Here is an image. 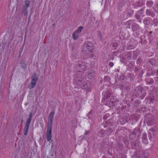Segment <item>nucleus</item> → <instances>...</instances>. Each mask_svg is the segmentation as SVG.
Instances as JSON below:
<instances>
[{
  "instance_id": "nucleus-14",
  "label": "nucleus",
  "mask_w": 158,
  "mask_h": 158,
  "mask_svg": "<svg viewBox=\"0 0 158 158\" xmlns=\"http://www.w3.org/2000/svg\"><path fill=\"white\" fill-rule=\"evenodd\" d=\"M21 64L22 67H23V68H25L26 67V64Z\"/></svg>"
},
{
  "instance_id": "nucleus-1",
  "label": "nucleus",
  "mask_w": 158,
  "mask_h": 158,
  "mask_svg": "<svg viewBox=\"0 0 158 158\" xmlns=\"http://www.w3.org/2000/svg\"><path fill=\"white\" fill-rule=\"evenodd\" d=\"M54 114V112L52 111L50 113L49 115L48 129L47 131V138H51L52 137V128Z\"/></svg>"
},
{
  "instance_id": "nucleus-21",
  "label": "nucleus",
  "mask_w": 158,
  "mask_h": 158,
  "mask_svg": "<svg viewBox=\"0 0 158 158\" xmlns=\"http://www.w3.org/2000/svg\"><path fill=\"white\" fill-rule=\"evenodd\" d=\"M132 158H135V156H133Z\"/></svg>"
},
{
  "instance_id": "nucleus-18",
  "label": "nucleus",
  "mask_w": 158,
  "mask_h": 158,
  "mask_svg": "<svg viewBox=\"0 0 158 158\" xmlns=\"http://www.w3.org/2000/svg\"><path fill=\"white\" fill-rule=\"evenodd\" d=\"M88 131H86V132H85V134H87V133H88Z\"/></svg>"
},
{
  "instance_id": "nucleus-9",
  "label": "nucleus",
  "mask_w": 158,
  "mask_h": 158,
  "mask_svg": "<svg viewBox=\"0 0 158 158\" xmlns=\"http://www.w3.org/2000/svg\"><path fill=\"white\" fill-rule=\"evenodd\" d=\"M80 34L76 31H74L73 34V38L74 40H76L78 38L79 35Z\"/></svg>"
},
{
  "instance_id": "nucleus-11",
  "label": "nucleus",
  "mask_w": 158,
  "mask_h": 158,
  "mask_svg": "<svg viewBox=\"0 0 158 158\" xmlns=\"http://www.w3.org/2000/svg\"><path fill=\"white\" fill-rule=\"evenodd\" d=\"M95 76V73L94 72L92 71V72H90L89 74H88V77L89 78H93Z\"/></svg>"
},
{
  "instance_id": "nucleus-13",
  "label": "nucleus",
  "mask_w": 158,
  "mask_h": 158,
  "mask_svg": "<svg viewBox=\"0 0 158 158\" xmlns=\"http://www.w3.org/2000/svg\"><path fill=\"white\" fill-rule=\"evenodd\" d=\"M146 13L148 15H151L152 14V12L148 10H147Z\"/></svg>"
},
{
  "instance_id": "nucleus-22",
  "label": "nucleus",
  "mask_w": 158,
  "mask_h": 158,
  "mask_svg": "<svg viewBox=\"0 0 158 158\" xmlns=\"http://www.w3.org/2000/svg\"><path fill=\"white\" fill-rule=\"evenodd\" d=\"M152 32L150 31V33H152Z\"/></svg>"
},
{
  "instance_id": "nucleus-7",
  "label": "nucleus",
  "mask_w": 158,
  "mask_h": 158,
  "mask_svg": "<svg viewBox=\"0 0 158 158\" xmlns=\"http://www.w3.org/2000/svg\"><path fill=\"white\" fill-rule=\"evenodd\" d=\"M82 87V88L86 89L87 91H89L91 87L90 82L87 81L83 85Z\"/></svg>"
},
{
  "instance_id": "nucleus-15",
  "label": "nucleus",
  "mask_w": 158,
  "mask_h": 158,
  "mask_svg": "<svg viewBox=\"0 0 158 158\" xmlns=\"http://www.w3.org/2000/svg\"><path fill=\"white\" fill-rule=\"evenodd\" d=\"M109 77L108 76H105L104 77V80H109Z\"/></svg>"
},
{
  "instance_id": "nucleus-3",
  "label": "nucleus",
  "mask_w": 158,
  "mask_h": 158,
  "mask_svg": "<svg viewBox=\"0 0 158 158\" xmlns=\"http://www.w3.org/2000/svg\"><path fill=\"white\" fill-rule=\"evenodd\" d=\"M89 65V64L85 63L82 62L78 65L77 67V77L79 78L81 77L82 71L84 70L86 67Z\"/></svg>"
},
{
  "instance_id": "nucleus-5",
  "label": "nucleus",
  "mask_w": 158,
  "mask_h": 158,
  "mask_svg": "<svg viewBox=\"0 0 158 158\" xmlns=\"http://www.w3.org/2000/svg\"><path fill=\"white\" fill-rule=\"evenodd\" d=\"M38 80V78L37 77L36 74H34L31 77V86L30 87V89H32L35 86Z\"/></svg>"
},
{
  "instance_id": "nucleus-19",
  "label": "nucleus",
  "mask_w": 158,
  "mask_h": 158,
  "mask_svg": "<svg viewBox=\"0 0 158 158\" xmlns=\"http://www.w3.org/2000/svg\"><path fill=\"white\" fill-rule=\"evenodd\" d=\"M51 139H47V140L48 141H50V140Z\"/></svg>"
},
{
  "instance_id": "nucleus-8",
  "label": "nucleus",
  "mask_w": 158,
  "mask_h": 158,
  "mask_svg": "<svg viewBox=\"0 0 158 158\" xmlns=\"http://www.w3.org/2000/svg\"><path fill=\"white\" fill-rule=\"evenodd\" d=\"M136 155L138 158H146L142 150L137 152Z\"/></svg>"
},
{
  "instance_id": "nucleus-2",
  "label": "nucleus",
  "mask_w": 158,
  "mask_h": 158,
  "mask_svg": "<svg viewBox=\"0 0 158 158\" xmlns=\"http://www.w3.org/2000/svg\"><path fill=\"white\" fill-rule=\"evenodd\" d=\"M93 49V44L88 42L84 44L82 51L85 53L89 54L90 57H93L94 56Z\"/></svg>"
},
{
  "instance_id": "nucleus-10",
  "label": "nucleus",
  "mask_w": 158,
  "mask_h": 158,
  "mask_svg": "<svg viewBox=\"0 0 158 158\" xmlns=\"http://www.w3.org/2000/svg\"><path fill=\"white\" fill-rule=\"evenodd\" d=\"M132 28L133 30L135 31L138 28V26L137 24L134 23L132 24Z\"/></svg>"
},
{
  "instance_id": "nucleus-12",
  "label": "nucleus",
  "mask_w": 158,
  "mask_h": 158,
  "mask_svg": "<svg viewBox=\"0 0 158 158\" xmlns=\"http://www.w3.org/2000/svg\"><path fill=\"white\" fill-rule=\"evenodd\" d=\"M83 28V27H82L81 26H80L78 28V29L76 31L79 34H80L81 33V32Z\"/></svg>"
},
{
  "instance_id": "nucleus-16",
  "label": "nucleus",
  "mask_w": 158,
  "mask_h": 158,
  "mask_svg": "<svg viewBox=\"0 0 158 158\" xmlns=\"http://www.w3.org/2000/svg\"><path fill=\"white\" fill-rule=\"evenodd\" d=\"M113 63L112 62H110L109 64V65L110 66V67H112L113 66Z\"/></svg>"
},
{
  "instance_id": "nucleus-17",
  "label": "nucleus",
  "mask_w": 158,
  "mask_h": 158,
  "mask_svg": "<svg viewBox=\"0 0 158 158\" xmlns=\"http://www.w3.org/2000/svg\"><path fill=\"white\" fill-rule=\"evenodd\" d=\"M148 22V21L147 20H145L144 21V23H146V22Z\"/></svg>"
},
{
  "instance_id": "nucleus-20",
  "label": "nucleus",
  "mask_w": 158,
  "mask_h": 158,
  "mask_svg": "<svg viewBox=\"0 0 158 158\" xmlns=\"http://www.w3.org/2000/svg\"><path fill=\"white\" fill-rule=\"evenodd\" d=\"M90 112H89V114H90Z\"/></svg>"
},
{
  "instance_id": "nucleus-4",
  "label": "nucleus",
  "mask_w": 158,
  "mask_h": 158,
  "mask_svg": "<svg viewBox=\"0 0 158 158\" xmlns=\"http://www.w3.org/2000/svg\"><path fill=\"white\" fill-rule=\"evenodd\" d=\"M32 115L31 114H30L29 115L28 119L27 120L26 124L24 128L23 131V134L24 135H26L28 131L30 123L31 120L32 119Z\"/></svg>"
},
{
  "instance_id": "nucleus-6",
  "label": "nucleus",
  "mask_w": 158,
  "mask_h": 158,
  "mask_svg": "<svg viewBox=\"0 0 158 158\" xmlns=\"http://www.w3.org/2000/svg\"><path fill=\"white\" fill-rule=\"evenodd\" d=\"M30 2L29 0H25L24 6L23 10L22 11V13H23L24 15H25L27 13V10L29 6V5H30Z\"/></svg>"
}]
</instances>
